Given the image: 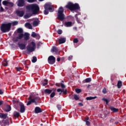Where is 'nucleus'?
<instances>
[{"mask_svg": "<svg viewBox=\"0 0 126 126\" xmlns=\"http://www.w3.org/2000/svg\"><path fill=\"white\" fill-rule=\"evenodd\" d=\"M66 41V38H59L58 40L59 44H63L64 43H65Z\"/></svg>", "mask_w": 126, "mask_h": 126, "instance_id": "obj_17", "label": "nucleus"}, {"mask_svg": "<svg viewBox=\"0 0 126 126\" xmlns=\"http://www.w3.org/2000/svg\"><path fill=\"white\" fill-rule=\"evenodd\" d=\"M102 93H103V94H106V93H107V90L106 89V88L103 89Z\"/></svg>", "mask_w": 126, "mask_h": 126, "instance_id": "obj_49", "label": "nucleus"}, {"mask_svg": "<svg viewBox=\"0 0 126 126\" xmlns=\"http://www.w3.org/2000/svg\"><path fill=\"white\" fill-rule=\"evenodd\" d=\"M16 70H17V71H20L21 70H22V67H16Z\"/></svg>", "mask_w": 126, "mask_h": 126, "instance_id": "obj_44", "label": "nucleus"}, {"mask_svg": "<svg viewBox=\"0 0 126 126\" xmlns=\"http://www.w3.org/2000/svg\"><path fill=\"white\" fill-rule=\"evenodd\" d=\"M63 8L62 6L59 7L58 10L57 18L60 21L64 20V14H63Z\"/></svg>", "mask_w": 126, "mask_h": 126, "instance_id": "obj_4", "label": "nucleus"}, {"mask_svg": "<svg viewBox=\"0 0 126 126\" xmlns=\"http://www.w3.org/2000/svg\"><path fill=\"white\" fill-rule=\"evenodd\" d=\"M3 104V101L2 100L0 101V106H1Z\"/></svg>", "mask_w": 126, "mask_h": 126, "instance_id": "obj_57", "label": "nucleus"}, {"mask_svg": "<svg viewBox=\"0 0 126 126\" xmlns=\"http://www.w3.org/2000/svg\"><path fill=\"white\" fill-rule=\"evenodd\" d=\"M25 5V1L24 0H18L17 5L19 7H22Z\"/></svg>", "mask_w": 126, "mask_h": 126, "instance_id": "obj_12", "label": "nucleus"}, {"mask_svg": "<svg viewBox=\"0 0 126 126\" xmlns=\"http://www.w3.org/2000/svg\"><path fill=\"white\" fill-rule=\"evenodd\" d=\"M109 108L113 113H118V112H119V109L116 108L113 106H110Z\"/></svg>", "mask_w": 126, "mask_h": 126, "instance_id": "obj_20", "label": "nucleus"}, {"mask_svg": "<svg viewBox=\"0 0 126 126\" xmlns=\"http://www.w3.org/2000/svg\"><path fill=\"white\" fill-rule=\"evenodd\" d=\"M79 106H81L82 107L83 106V104L81 102L79 103L78 104Z\"/></svg>", "mask_w": 126, "mask_h": 126, "instance_id": "obj_58", "label": "nucleus"}, {"mask_svg": "<svg viewBox=\"0 0 126 126\" xmlns=\"http://www.w3.org/2000/svg\"><path fill=\"white\" fill-rule=\"evenodd\" d=\"M0 28L1 32L3 33L9 32L11 28V23H8V24H2Z\"/></svg>", "mask_w": 126, "mask_h": 126, "instance_id": "obj_3", "label": "nucleus"}, {"mask_svg": "<svg viewBox=\"0 0 126 126\" xmlns=\"http://www.w3.org/2000/svg\"><path fill=\"white\" fill-rule=\"evenodd\" d=\"M32 14H27L24 15V17L25 19H27L28 18H30V17H31L32 16Z\"/></svg>", "mask_w": 126, "mask_h": 126, "instance_id": "obj_31", "label": "nucleus"}, {"mask_svg": "<svg viewBox=\"0 0 126 126\" xmlns=\"http://www.w3.org/2000/svg\"><path fill=\"white\" fill-rule=\"evenodd\" d=\"M52 92H53V89L52 90L46 89L44 90V93L46 95H50V94H51Z\"/></svg>", "mask_w": 126, "mask_h": 126, "instance_id": "obj_14", "label": "nucleus"}, {"mask_svg": "<svg viewBox=\"0 0 126 126\" xmlns=\"http://www.w3.org/2000/svg\"><path fill=\"white\" fill-rule=\"evenodd\" d=\"M74 29H75V30H77V27H74Z\"/></svg>", "mask_w": 126, "mask_h": 126, "instance_id": "obj_64", "label": "nucleus"}, {"mask_svg": "<svg viewBox=\"0 0 126 126\" xmlns=\"http://www.w3.org/2000/svg\"><path fill=\"white\" fill-rule=\"evenodd\" d=\"M24 37V34L20 33L18 36L17 37V39H19V40H21Z\"/></svg>", "mask_w": 126, "mask_h": 126, "instance_id": "obj_28", "label": "nucleus"}, {"mask_svg": "<svg viewBox=\"0 0 126 126\" xmlns=\"http://www.w3.org/2000/svg\"><path fill=\"white\" fill-rule=\"evenodd\" d=\"M71 59H72V56H70L68 58V61H70V60H71Z\"/></svg>", "mask_w": 126, "mask_h": 126, "instance_id": "obj_54", "label": "nucleus"}, {"mask_svg": "<svg viewBox=\"0 0 126 126\" xmlns=\"http://www.w3.org/2000/svg\"><path fill=\"white\" fill-rule=\"evenodd\" d=\"M28 100L29 101L27 103V106H29L32 104V103H35V101H39L40 100V97L35 96L33 98H32V95H30Z\"/></svg>", "mask_w": 126, "mask_h": 126, "instance_id": "obj_7", "label": "nucleus"}, {"mask_svg": "<svg viewBox=\"0 0 126 126\" xmlns=\"http://www.w3.org/2000/svg\"><path fill=\"white\" fill-rule=\"evenodd\" d=\"M75 17L76 18V21H77V23H80V20L77 17V14H76Z\"/></svg>", "mask_w": 126, "mask_h": 126, "instance_id": "obj_42", "label": "nucleus"}, {"mask_svg": "<svg viewBox=\"0 0 126 126\" xmlns=\"http://www.w3.org/2000/svg\"><path fill=\"white\" fill-rule=\"evenodd\" d=\"M44 14H45V15L49 14V11H50V12H53V11L55 10L54 7L51 6V4L49 3H46L44 5Z\"/></svg>", "mask_w": 126, "mask_h": 126, "instance_id": "obj_5", "label": "nucleus"}, {"mask_svg": "<svg viewBox=\"0 0 126 126\" xmlns=\"http://www.w3.org/2000/svg\"><path fill=\"white\" fill-rule=\"evenodd\" d=\"M12 25H13V26H15L16 25H17L18 24V21H14V22H12Z\"/></svg>", "mask_w": 126, "mask_h": 126, "instance_id": "obj_45", "label": "nucleus"}, {"mask_svg": "<svg viewBox=\"0 0 126 126\" xmlns=\"http://www.w3.org/2000/svg\"><path fill=\"white\" fill-rule=\"evenodd\" d=\"M48 62L49 64H54L56 63V58L53 56H50L48 58Z\"/></svg>", "mask_w": 126, "mask_h": 126, "instance_id": "obj_8", "label": "nucleus"}, {"mask_svg": "<svg viewBox=\"0 0 126 126\" xmlns=\"http://www.w3.org/2000/svg\"><path fill=\"white\" fill-rule=\"evenodd\" d=\"M3 94V92H2V90H0V95H2Z\"/></svg>", "mask_w": 126, "mask_h": 126, "instance_id": "obj_56", "label": "nucleus"}, {"mask_svg": "<svg viewBox=\"0 0 126 126\" xmlns=\"http://www.w3.org/2000/svg\"><path fill=\"white\" fill-rule=\"evenodd\" d=\"M102 101H104V102H105L106 105H108V104H109V102H110V100H109L106 98H102Z\"/></svg>", "mask_w": 126, "mask_h": 126, "instance_id": "obj_40", "label": "nucleus"}, {"mask_svg": "<svg viewBox=\"0 0 126 126\" xmlns=\"http://www.w3.org/2000/svg\"><path fill=\"white\" fill-rule=\"evenodd\" d=\"M35 49H36V43H35L34 41L31 42L27 46V51L29 53H32V52H34L35 51Z\"/></svg>", "mask_w": 126, "mask_h": 126, "instance_id": "obj_6", "label": "nucleus"}, {"mask_svg": "<svg viewBox=\"0 0 126 126\" xmlns=\"http://www.w3.org/2000/svg\"><path fill=\"white\" fill-rule=\"evenodd\" d=\"M2 64L3 65V66H7L8 63H7V61H6V60H4L2 62Z\"/></svg>", "mask_w": 126, "mask_h": 126, "instance_id": "obj_36", "label": "nucleus"}, {"mask_svg": "<svg viewBox=\"0 0 126 126\" xmlns=\"http://www.w3.org/2000/svg\"><path fill=\"white\" fill-rule=\"evenodd\" d=\"M38 25H39V22L37 21H34L33 22V26H34V27H36L38 26Z\"/></svg>", "mask_w": 126, "mask_h": 126, "instance_id": "obj_34", "label": "nucleus"}, {"mask_svg": "<svg viewBox=\"0 0 126 126\" xmlns=\"http://www.w3.org/2000/svg\"><path fill=\"white\" fill-rule=\"evenodd\" d=\"M11 111V106L10 105H7L5 108V112H10Z\"/></svg>", "mask_w": 126, "mask_h": 126, "instance_id": "obj_25", "label": "nucleus"}, {"mask_svg": "<svg viewBox=\"0 0 126 126\" xmlns=\"http://www.w3.org/2000/svg\"><path fill=\"white\" fill-rule=\"evenodd\" d=\"M97 97L96 96H90V97H87L86 100H94V99H96Z\"/></svg>", "mask_w": 126, "mask_h": 126, "instance_id": "obj_35", "label": "nucleus"}, {"mask_svg": "<svg viewBox=\"0 0 126 126\" xmlns=\"http://www.w3.org/2000/svg\"><path fill=\"white\" fill-rule=\"evenodd\" d=\"M57 107L58 109V110H62V105L58 104L57 105Z\"/></svg>", "mask_w": 126, "mask_h": 126, "instance_id": "obj_48", "label": "nucleus"}, {"mask_svg": "<svg viewBox=\"0 0 126 126\" xmlns=\"http://www.w3.org/2000/svg\"><path fill=\"white\" fill-rule=\"evenodd\" d=\"M89 120V118L87 117V118H85V122H88L87 121H88Z\"/></svg>", "mask_w": 126, "mask_h": 126, "instance_id": "obj_55", "label": "nucleus"}, {"mask_svg": "<svg viewBox=\"0 0 126 126\" xmlns=\"http://www.w3.org/2000/svg\"><path fill=\"white\" fill-rule=\"evenodd\" d=\"M123 85V83H122L121 81H119L117 83V87L118 89H120L122 87Z\"/></svg>", "mask_w": 126, "mask_h": 126, "instance_id": "obj_29", "label": "nucleus"}, {"mask_svg": "<svg viewBox=\"0 0 126 126\" xmlns=\"http://www.w3.org/2000/svg\"><path fill=\"white\" fill-rule=\"evenodd\" d=\"M66 8L69 9L70 11H74V10H79L80 9V6H79V4L77 3H75L73 4V3L71 2H69L65 6Z\"/></svg>", "mask_w": 126, "mask_h": 126, "instance_id": "obj_2", "label": "nucleus"}, {"mask_svg": "<svg viewBox=\"0 0 126 126\" xmlns=\"http://www.w3.org/2000/svg\"><path fill=\"white\" fill-rule=\"evenodd\" d=\"M86 125L87 126H90V122L89 121H86Z\"/></svg>", "mask_w": 126, "mask_h": 126, "instance_id": "obj_53", "label": "nucleus"}, {"mask_svg": "<svg viewBox=\"0 0 126 126\" xmlns=\"http://www.w3.org/2000/svg\"><path fill=\"white\" fill-rule=\"evenodd\" d=\"M91 78H87L84 81V83H88L89 82H91Z\"/></svg>", "mask_w": 126, "mask_h": 126, "instance_id": "obj_33", "label": "nucleus"}, {"mask_svg": "<svg viewBox=\"0 0 126 126\" xmlns=\"http://www.w3.org/2000/svg\"><path fill=\"white\" fill-rule=\"evenodd\" d=\"M48 84V80L47 79H45L44 80V81H42L41 85L43 86H46Z\"/></svg>", "mask_w": 126, "mask_h": 126, "instance_id": "obj_26", "label": "nucleus"}, {"mask_svg": "<svg viewBox=\"0 0 126 126\" xmlns=\"http://www.w3.org/2000/svg\"><path fill=\"white\" fill-rule=\"evenodd\" d=\"M18 102V100H17V99L13 100V103L14 104H17Z\"/></svg>", "mask_w": 126, "mask_h": 126, "instance_id": "obj_51", "label": "nucleus"}, {"mask_svg": "<svg viewBox=\"0 0 126 126\" xmlns=\"http://www.w3.org/2000/svg\"><path fill=\"white\" fill-rule=\"evenodd\" d=\"M52 53H55V55H60V52H59V49L56 46L52 47L51 49Z\"/></svg>", "mask_w": 126, "mask_h": 126, "instance_id": "obj_10", "label": "nucleus"}, {"mask_svg": "<svg viewBox=\"0 0 126 126\" xmlns=\"http://www.w3.org/2000/svg\"><path fill=\"white\" fill-rule=\"evenodd\" d=\"M0 119H3V120H5V119L7 118V114L0 113Z\"/></svg>", "mask_w": 126, "mask_h": 126, "instance_id": "obj_24", "label": "nucleus"}, {"mask_svg": "<svg viewBox=\"0 0 126 126\" xmlns=\"http://www.w3.org/2000/svg\"><path fill=\"white\" fill-rule=\"evenodd\" d=\"M36 0H28V2L32 3V2H35Z\"/></svg>", "mask_w": 126, "mask_h": 126, "instance_id": "obj_50", "label": "nucleus"}, {"mask_svg": "<svg viewBox=\"0 0 126 126\" xmlns=\"http://www.w3.org/2000/svg\"><path fill=\"white\" fill-rule=\"evenodd\" d=\"M57 62H60L61 61V58H58L57 59Z\"/></svg>", "mask_w": 126, "mask_h": 126, "instance_id": "obj_59", "label": "nucleus"}, {"mask_svg": "<svg viewBox=\"0 0 126 126\" xmlns=\"http://www.w3.org/2000/svg\"><path fill=\"white\" fill-rule=\"evenodd\" d=\"M4 11V9H3V8L2 6H1L0 8V12H2Z\"/></svg>", "mask_w": 126, "mask_h": 126, "instance_id": "obj_52", "label": "nucleus"}, {"mask_svg": "<svg viewBox=\"0 0 126 126\" xmlns=\"http://www.w3.org/2000/svg\"><path fill=\"white\" fill-rule=\"evenodd\" d=\"M26 9L28 11H32V14L36 15L38 14L39 11H40V7L38 4L36 3L32 4L26 6Z\"/></svg>", "mask_w": 126, "mask_h": 126, "instance_id": "obj_1", "label": "nucleus"}, {"mask_svg": "<svg viewBox=\"0 0 126 126\" xmlns=\"http://www.w3.org/2000/svg\"><path fill=\"white\" fill-rule=\"evenodd\" d=\"M57 92H60L59 93L60 96L62 95V93H63L64 95H66L67 92V90L66 89H58L57 90Z\"/></svg>", "mask_w": 126, "mask_h": 126, "instance_id": "obj_9", "label": "nucleus"}, {"mask_svg": "<svg viewBox=\"0 0 126 126\" xmlns=\"http://www.w3.org/2000/svg\"><path fill=\"white\" fill-rule=\"evenodd\" d=\"M19 39H17V37H16V39L15 40V42H17Z\"/></svg>", "mask_w": 126, "mask_h": 126, "instance_id": "obj_61", "label": "nucleus"}, {"mask_svg": "<svg viewBox=\"0 0 126 126\" xmlns=\"http://www.w3.org/2000/svg\"><path fill=\"white\" fill-rule=\"evenodd\" d=\"M73 97L76 101L79 100V96L77 94H74Z\"/></svg>", "mask_w": 126, "mask_h": 126, "instance_id": "obj_38", "label": "nucleus"}, {"mask_svg": "<svg viewBox=\"0 0 126 126\" xmlns=\"http://www.w3.org/2000/svg\"><path fill=\"white\" fill-rule=\"evenodd\" d=\"M42 112H43V110L39 107H36L34 109L35 114H39L42 113Z\"/></svg>", "mask_w": 126, "mask_h": 126, "instance_id": "obj_13", "label": "nucleus"}, {"mask_svg": "<svg viewBox=\"0 0 126 126\" xmlns=\"http://www.w3.org/2000/svg\"><path fill=\"white\" fill-rule=\"evenodd\" d=\"M75 91L76 93H77L78 94H79V93H81L82 90L80 89H76Z\"/></svg>", "mask_w": 126, "mask_h": 126, "instance_id": "obj_43", "label": "nucleus"}, {"mask_svg": "<svg viewBox=\"0 0 126 126\" xmlns=\"http://www.w3.org/2000/svg\"><path fill=\"white\" fill-rule=\"evenodd\" d=\"M13 116L15 117V118H18L19 116H20V113H19V112H15L13 113Z\"/></svg>", "mask_w": 126, "mask_h": 126, "instance_id": "obj_32", "label": "nucleus"}, {"mask_svg": "<svg viewBox=\"0 0 126 126\" xmlns=\"http://www.w3.org/2000/svg\"><path fill=\"white\" fill-rule=\"evenodd\" d=\"M24 39L26 41H28V40H29V38L30 37V34L27 32H25L24 34Z\"/></svg>", "mask_w": 126, "mask_h": 126, "instance_id": "obj_23", "label": "nucleus"}, {"mask_svg": "<svg viewBox=\"0 0 126 126\" xmlns=\"http://www.w3.org/2000/svg\"><path fill=\"white\" fill-rule=\"evenodd\" d=\"M25 26V27H28L29 29H32V25L30 23H26Z\"/></svg>", "mask_w": 126, "mask_h": 126, "instance_id": "obj_27", "label": "nucleus"}, {"mask_svg": "<svg viewBox=\"0 0 126 126\" xmlns=\"http://www.w3.org/2000/svg\"><path fill=\"white\" fill-rule=\"evenodd\" d=\"M18 45L19 46V48H20V49L21 50H25V47H26L25 44H23V43H18Z\"/></svg>", "mask_w": 126, "mask_h": 126, "instance_id": "obj_21", "label": "nucleus"}, {"mask_svg": "<svg viewBox=\"0 0 126 126\" xmlns=\"http://www.w3.org/2000/svg\"><path fill=\"white\" fill-rule=\"evenodd\" d=\"M57 33L58 34H59V35H61V34H62L63 33V31L62 30H59L57 31Z\"/></svg>", "mask_w": 126, "mask_h": 126, "instance_id": "obj_47", "label": "nucleus"}, {"mask_svg": "<svg viewBox=\"0 0 126 126\" xmlns=\"http://www.w3.org/2000/svg\"><path fill=\"white\" fill-rule=\"evenodd\" d=\"M16 13L17 16L22 17L24 15V11L16 10Z\"/></svg>", "mask_w": 126, "mask_h": 126, "instance_id": "obj_11", "label": "nucleus"}, {"mask_svg": "<svg viewBox=\"0 0 126 126\" xmlns=\"http://www.w3.org/2000/svg\"><path fill=\"white\" fill-rule=\"evenodd\" d=\"M17 32L19 34H22L23 33V29H22V28H19L17 29Z\"/></svg>", "mask_w": 126, "mask_h": 126, "instance_id": "obj_30", "label": "nucleus"}, {"mask_svg": "<svg viewBox=\"0 0 126 126\" xmlns=\"http://www.w3.org/2000/svg\"><path fill=\"white\" fill-rule=\"evenodd\" d=\"M73 43H75L76 44H77L78 43V38H75L73 40Z\"/></svg>", "mask_w": 126, "mask_h": 126, "instance_id": "obj_46", "label": "nucleus"}, {"mask_svg": "<svg viewBox=\"0 0 126 126\" xmlns=\"http://www.w3.org/2000/svg\"><path fill=\"white\" fill-rule=\"evenodd\" d=\"M52 91L53 92L51 93L50 95V98H54V96H56V91H57V89L53 88Z\"/></svg>", "mask_w": 126, "mask_h": 126, "instance_id": "obj_18", "label": "nucleus"}, {"mask_svg": "<svg viewBox=\"0 0 126 126\" xmlns=\"http://www.w3.org/2000/svg\"><path fill=\"white\" fill-rule=\"evenodd\" d=\"M32 63H36L37 62V57L33 56L32 60Z\"/></svg>", "mask_w": 126, "mask_h": 126, "instance_id": "obj_41", "label": "nucleus"}, {"mask_svg": "<svg viewBox=\"0 0 126 126\" xmlns=\"http://www.w3.org/2000/svg\"><path fill=\"white\" fill-rule=\"evenodd\" d=\"M1 0H0V6H1Z\"/></svg>", "mask_w": 126, "mask_h": 126, "instance_id": "obj_62", "label": "nucleus"}, {"mask_svg": "<svg viewBox=\"0 0 126 126\" xmlns=\"http://www.w3.org/2000/svg\"><path fill=\"white\" fill-rule=\"evenodd\" d=\"M8 1L7 0H4L2 1V4L3 5H5V6H7L8 4Z\"/></svg>", "mask_w": 126, "mask_h": 126, "instance_id": "obj_39", "label": "nucleus"}, {"mask_svg": "<svg viewBox=\"0 0 126 126\" xmlns=\"http://www.w3.org/2000/svg\"><path fill=\"white\" fill-rule=\"evenodd\" d=\"M20 113H24L25 112V106L23 103H21L20 104Z\"/></svg>", "mask_w": 126, "mask_h": 126, "instance_id": "obj_15", "label": "nucleus"}, {"mask_svg": "<svg viewBox=\"0 0 126 126\" xmlns=\"http://www.w3.org/2000/svg\"><path fill=\"white\" fill-rule=\"evenodd\" d=\"M118 124H119V122H116L115 123V125H118Z\"/></svg>", "mask_w": 126, "mask_h": 126, "instance_id": "obj_63", "label": "nucleus"}, {"mask_svg": "<svg viewBox=\"0 0 126 126\" xmlns=\"http://www.w3.org/2000/svg\"><path fill=\"white\" fill-rule=\"evenodd\" d=\"M35 103V105H38V101H35V102H33Z\"/></svg>", "mask_w": 126, "mask_h": 126, "instance_id": "obj_60", "label": "nucleus"}, {"mask_svg": "<svg viewBox=\"0 0 126 126\" xmlns=\"http://www.w3.org/2000/svg\"><path fill=\"white\" fill-rule=\"evenodd\" d=\"M32 37H33V38H36V39H40V35L36 33L35 32H32Z\"/></svg>", "mask_w": 126, "mask_h": 126, "instance_id": "obj_16", "label": "nucleus"}, {"mask_svg": "<svg viewBox=\"0 0 126 126\" xmlns=\"http://www.w3.org/2000/svg\"><path fill=\"white\" fill-rule=\"evenodd\" d=\"M13 5H14V4H13L12 2H8L7 6H9V7H12Z\"/></svg>", "mask_w": 126, "mask_h": 126, "instance_id": "obj_37", "label": "nucleus"}, {"mask_svg": "<svg viewBox=\"0 0 126 126\" xmlns=\"http://www.w3.org/2000/svg\"><path fill=\"white\" fill-rule=\"evenodd\" d=\"M56 86H57V87H61V88H62L63 89V88H64L65 87V85H64V84H63V83H57L56 84Z\"/></svg>", "mask_w": 126, "mask_h": 126, "instance_id": "obj_19", "label": "nucleus"}, {"mask_svg": "<svg viewBox=\"0 0 126 126\" xmlns=\"http://www.w3.org/2000/svg\"><path fill=\"white\" fill-rule=\"evenodd\" d=\"M64 25L65 27H71L72 26V22L70 21L65 22Z\"/></svg>", "mask_w": 126, "mask_h": 126, "instance_id": "obj_22", "label": "nucleus"}]
</instances>
